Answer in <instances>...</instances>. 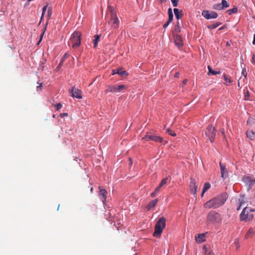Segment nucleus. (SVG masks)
<instances>
[{"label":"nucleus","instance_id":"f257e3e1","mask_svg":"<svg viewBox=\"0 0 255 255\" xmlns=\"http://www.w3.org/2000/svg\"><path fill=\"white\" fill-rule=\"evenodd\" d=\"M228 198V195L227 193H224L221 195L214 197L209 201L206 202L204 204V207L205 208L216 209L222 206L226 202Z\"/></svg>","mask_w":255,"mask_h":255},{"label":"nucleus","instance_id":"f03ea898","mask_svg":"<svg viewBox=\"0 0 255 255\" xmlns=\"http://www.w3.org/2000/svg\"><path fill=\"white\" fill-rule=\"evenodd\" d=\"M166 219L164 217L160 218L156 222L155 226V231L153 234V236L159 238L160 236L163 229L165 227Z\"/></svg>","mask_w":255,"mask_h":255},{"label":"nucleus","instance_id":"7ed1b4c3","mask_svg":"<svg viewBox=\"0 0 255 255\" xmlns=\"http://www.w3.org/2000/svg\"><path fill=\"white\" fill-rule=\"evenodd\" d=\"M253 211L254 210L250 207H244L240 214L241 220L246 222L252 220L253 218V214L252 213Z\"/></svg>","mask_w":255,"mask_h":255},{"label":"nucleus","instance_id":"20e7f679","mask_svg":"<svg viewBox=\"0 0 255 255\" xmlns=\"http://www.w3.org/2000/svg\"><path fill=\"white\" fill-rule=\"evenodd\" d=\"M81 35L79 31H75L70 37L69 45L72 44L73 48L79 47L81 44Z\"/></svg>","mask_w":255,"mask_h":255},{"label":"nucleus","instance_id":"39448f33","mask_svg":"<svg viewBox=\"0 0 255 255\" xmlns=\"http://www.w3.org/2000/svg\"><path fill=\"white\" fill-rule=\"evenodd\" d=\"M221 220L220 215L214 211H211L207 216V221L210 223H218Z\"/></svg>","mask_w":255,"mask_h":255},{"label":"nucleus","instance_id":"423d86ee","mask_svg":"<svg viewBox=\"0 0 255 255\" xmlns=\"http://www.w3.org/2000/svg\"><path fill=\"white\" fill-rule=\"evenodd\" d=\"M127 87L125 85H111L107 88V91L111 92H122L126 90Z\"/></svg>","mask_w":255,"mask_h":255},{"label":"nucleus","instance_id":"0eeeda50","mask_svg":"<svg viewBox=\"0 0 255 255\" xmlns=\"http://www.w3.org/2000/svg\"><path fill=\"white\" fill-rule=\"evenodd\" d=\"M242 180L247 186V189L248 191L250 190L255 183V179L248 175L244 176L242 178Z\"/></svg>","mask_w":255,"mask_h":255},{"label":"nucleus","instance_id":"6e6552de","mask_svg":"<svg viewBox=\"0 0 255 255\" xmlns=\"http://www.w3.org/2000/svg\"><path fill=\"white\" fill-rule=\"evenodd\" d=\"M216 130L214 127L212 126H209L207 128L205 134L208 137L211 142H213L216 136Z\"/></svg>","mask_w":255,"mask_h":255},{"label":"nucleus","instance_id":"1a4fd4ad","mask_svg":"<svg viewBox=\"0 0 255 255\" xmlns=\"http://www.w3.org/2000/svg\"><path fill=\"white\" fill-rule=\"evenodd\" d=\"M202 14L207 19H215L218 16V14L213 11L203 10Z\"/></svg>","mask_w":255,"mask_h":255},{"label":"nucleus","instance_id":"9d476101","mask_svg":"<svg viewBox=\"0 0 255 255\" xmlns=\"http://www.w3.org/2000/svg\"><path fill=\"white\" fill-rule=\"evenodd\" d=\"M174 39L175 45L180 48L183 45V42L182 37L178 34H174Z\"/></svg>","mask_w":255,"mask_h":255},{"label":"nucleus","instance_id":"9b49d317","mask_svg":"<svg viewBox=\"0 0 255 255\" xmlns=\"http://www.w3.org/2000/svg\"><path fill=\"white\" fill-rule=\"evenodd\" d=\"M189 186L191 193L193 195H195L196 193L198 185L196 184V180L195 179L191 178Z\"/></svg>","mask_w":255,"mask_h":255},{"label":"nucleus","instance_id":"f8f14e48","mask_svg":"<svg viewBox=\"0 0 255 255\" xmlns=\"http://www.w3.org/2000/svg\"><path fill=\"white\" fill-rule=\"evenodd\" d=\"M71 95L74 98H76L77 99H81L82 95L81 91L78 89L73 88L70 91Z\"/></svg>","mask_w":255,"mask_h":255},{"label":"nucleus","instance_id":"ddd939ff","mask_svg":"<svg viewBox=\"0 0 255 255\" xmlns=\"http://www.w3.org/2000/svg\"><path fill=\"white\" fill-rule=\"evenodd\" d=\"M110 23L111 24V26L114 28H117L119 25V20L117 17V16H115L114 15L113 17H111V19L110 21Z\"/></svg>","mask_w":255,"mask_h":255},{"label":"nucleus","instance_id":"4468645a","mask_svg":"<svg viewBox=\"0 0 255 255\" xmlns=\"http://www.w3.org/2000/svg\"><path fill=\"white\" fill-rule=\"evenodd\" d=\"M143 138V139L147 138L148 139L152 140L155 142H161L163 140L162 138L159 136L149 135L148 134Z\"/></svg>","mask_w":255,"mask_h":255},{"label":"nucleus","instance_id":"2eb2a0df","mask_svg":"<svg viewBox=\"0 0 255 255\" xmlns=\"http://www.w3.org/2000/svg\"><path fill=\"white\" fill-rule=\"evenodd\" d=\"M238 204L239 205V207H238L237 208L238 210H239L242 206H244L247 205L246 198L244 195H241L240 196Z\"/></svg>","mask_w":255,"mask_h":255},{"label":"nucleus","instance_id":"dca6fc26","mask_svg":"<svg viewBox=\"0 0 255 255\" xmlns=\"http://www.w3.org/2000/svg\"><path fill=\"white\" fill-rule=\"evenodd\" d=\"M220 166L221 169V176L223 178H226L228 176V172L225 167V166L222 164L221 162L220 163Z\"/></svg>","mask_w":255,"mask_h":255},{"label":"nucleus","instance_id":"f3484780","mask_svg":"<svg viewBox=\"0 0 255 255\" xmlns=\"http://www.w3.org/2000/svg\"><path fill=\"white\" fill-rule=\"evenodd\" d=\"M113 75L117 74L121 76H124L127 75L128 73L125 70H123L122 69H113L112 70Z\"/></svg>","mask_w":255,"mask_h":255},{"label":"nucleus","instance_id":"a211bd4d","mask_svg":"<svg viewBox=\"0 0 255 255\" xmlns=\"http://www.w3.org/2000/svg\"><path fill=\"white\" fill-rule=\"evenodd\" d=\"M100 189V193L99 195L101 197V200L103 201V202L104 203L106 201V195L107 194V191L104 189L101 188V187L99 188Z\"/></svg>","mask_w":255,"mask_h":255},{"label":"nucleus","instance_id":"6ab92c4d","mask_svg":"<svg viewBox=\"0 0 255 255\" xmlns=\"http://www.w3.org/2000/svg\"><path fill=\"white\" fill-rule=\"evenodd\" d=\"M195 240L198 243H202L205 240V234H200L195 236Z\"/></svg>","mask_w":255,"mask_h":255},{"label":"nucleus","instance_id":"aec40b11","mask_svg":"<svg viewBox=\"0 0 255 255\" xmlns=\"http://www.w3.org/2000/svg\"><path fill=\"white\" fill-rule=\"evenodd\" d=\"M157 202H158L157 199H155V200H152L151 201H150L146 207L147 210H150L152 208L154 207L155 206V205L157 204Z\"/></svg>","mask_w":255,"mask_h":255},{"label":"nucleus","instance_id":"412c9836","mask_svg":"<svg viewBox=\"0 0 255 255\" xmlns=\"http://www.w3.org/2000/svg\"><path fill=\"white\" fill-rule=\"evenodd\" d=\"M247 136L251 140L255 139V132L252 130H247L246 132Z\"/></svg>","mask_w":255,"mask_h":255},{"label":"nucleus","instance_id":"4be33fe9","mask_svg":"<svg viewBox=\"0 0 255 255\" xmlns=\"http://www.w3.org/2000/svg\"><path fill=\"white\" fill-rule=\"evenodd\" d=\"M255 234V231L253 228H250L247 232L245 238L246 239H249L252 238Z\"/></svg>","mask_w":255,"mask_h":255},{"label":"nucleus","instance_id":"5701e85b","mask_svg":"<svg viewBox=\"0 0 255 255\" xmlns=\"http://www.w3.org/2000/svg\"><path fill=\"white\" fill-rule=\"evenodd\" d=\"M173 11L176 18L177 19H179L182 16V14H180V12H182V11H180L178 8H174Z\"/></svg>","mask_w":255,"mask_h":255},{"label":"nucleus","instance_id":"b1692460","mask_svg":"<svg viewBox=\"0 0 255 255\" xmlns=\"http://www.w3.org/2000/svg\"><path fill=\"white\" fill-rule=\"evenodd\" d=\"M208 69L209 70V72L208 73V75H210L211 74L216 75L217 74L220 73V71H216L213 70L210 66H208Z\"/></svg>","mask_w":255,"mask_h":255},{"label":"nucleus","instance_id":"393cba45","mask_svg":"<svg viewBox=\"0 0 255 255\" xmlns=\"http://www.w3.org/2000/svg\"><path fill=\"white\" fill-rule=\"evenodd\" d=\"M211 187V185L209 182H206L205 183L202 192L201 196H203L204 194L206 192V191L208 190Z\"/></svg>","mask_w":255,"mask_h":255},{"label":"nucleus","instance_id":"a878e982","mask_svg":"<svg viewBox=\"0 0 255 255\" xmlns=\"http://www.w3.org/2000/svg\"><path fill=\"white\" fill-rule=\"evenodd\" d=\"M238 11V8L236 6H234L233 8L228 9L226 11V13L229 15H232L233 13H236Z\"/></svg>","mask_w":255,"mask_h":255},{"label":"nucleus","instance_id":"bb28decb","mask_svg":"<svg viewBox=\"0 0 255 255\" xmlns=\"http://www.w3.org/2000/svg\"><path fill=\"white\" fill-rule=\"evenodd\" d=\"M167 179L168 177L163 179L160 183L159 184V185L156 187V190H158V188L160 189L161 187L166 184L167 183Z\"/></svg>","mask_w":255,"mask_h":255},{"label":"nucleus","instance_id":"cd10ccee","mask_svg":"<svg viewBox=\"0 0 255 255\" xmlns=\"http://www.w3.org/2000/svg\"><path fill=\"white\" fill-rule=\"evenodd\" d=\"M94 37L95 39L93 40L94 47H96L97 46L98 43L100 40V36L99 35H96Z\"/></svg>","mask_w":255,"mask_h":255},{"label":"nucleus","instance_id":"c85d7f7f","mask_svg":"<svg viewBox=\"0 0 255 255\" xmlns=\"http://www.w3.org/2000/svg\"><path fill=\"white\" fill-rule=\"evenodd\" d=\"M108 10L111 13V17H113L114 15L115 16H117L116 12L114 8V7L112 6H108Z\"/></svg>","mask_w":255,"mask_h":255},{"label":"nucleus","instance_id":"c756f323","mask_svg":"<svg viewBox=\"0 0 255 255\" xmlns=\"http://www.w3.org/2000/svg\"><path fill=\"white\" fill-rule=\"evenodd\" d=\"M179 25V21H178L175 26L173 34H177L180 32V28Z\"/></svg>","mask_w":255,"mask_h":255},{"label":"nucleus","instance_id":"7c9ffc66","mask_svg":"<svg viewBox=\"0 0 255 255\" xmlns=\"http://www.w3.org/2000/svg\"><path fill=\"white\" fill-rule=\"evenodd\" d=\"M213 8L214 9L218 10L223 9V6H222L221 3H216V4H214L213 5Z\"/></svg>","mask_w":255,"mask_h":255},{"label":"nucleus","instance_id":"2f4dec72","mask_svg":"<svg viewBox=\"0 0 255 255\" xmlns=\"http://www.w3.org/2000/svg\"><path fill=\"white\" fill-rule=\"evenodd\" d=\"M221 23H220V22H216L214 24L208 25V28L210 29H214V28H216V27H217L218 26H219L220 25H221Z\"/></svg>","mask_w":255,"mask_h":255},{"label":"nucleus","instance_id":"473e14b6","mask_svg":"<svg viewBox=\"0 0 255 255\" xmlns=\"http://www.w3.org/2000/svg\"><path fill=\"white\" fill-rule=\"evenodd\" d=\"M222 6H223V9H224L225 8H227L229 6V4L227 2L226 0H222V2L221 3Z\"/></svg>","mask_w":255,"mask_h":255},{"label":"nucleus","instance_id":"72a5a7b5","mask_svg":"<svg viewBox=\"0 0 255 255\" xmlns=\"http://www.w3.org/2000/svg\"><path fill=\"white\" fill-rule=\"evenodd\" d=\"M166 132L172 136H175L176 135V134L169 128L166 129Z\"/></svg>","mask_w":255,"mask_h":255},{"label":"nucleus","instance_id":"f704fd0d","mask_svg":"<svg viewBox=\"0 0 255 255\" xmlns=\"http://www.w3.org/2000/svg\"><path fill=\"white\" fill-rule=\"evenodd\" d=\"M202 250H203V253L204 255H209V253L210 252H208V250H207L206 246H204L203 247Z\"/></svg>","mask_w":255,"mask_h":255},{"label":"nucleus","instance_id":"c9c22d12","mask_svg":"<svg viewBox=\"0 0 255 255\" xmlns=\"http://www.w3.org/2000/svg\"><path fill=\"white\" fill-rule=\"evenodd\" d=\"M52 15V7L49 6L47 10V17L49 18Z\"/></svg>","mask_w":255,"mask_h":255},{"label":"nucleus","instance_id":"e433bc0d","mask_svg":"<svg viewBox=\"0 0 255 255\" xmlns=\"http://www.w3.org/2000/svg\"><path fill=\"white\" fill-rule=\"evenodd\" d=\"M48 5H46L45 6H44L43 8H42V16H41V18L43 17V16H44L46 11L47 10V9L48 10Z\"/></svg>","mask_w":255,"mask_h":255},{"label":"nucleus","instance_id":"4c0bfd02","mask_svg":"<svg viewBox=\"0 0 255 255\" xmlns=\"http://www.w3.org/2000/svg\"><path fill=\"white\" fill-rule=\"evenodd\" d=\"M172 5L174 7L178 5V0H171Z\"/></svg>","mask_w":255,"mask_h":255},{"label":"nucleus","instance_id":"58836bf2","mask_svg":"<svg viewBox=\"0 0 255 255\" xmlns=\"http://www.w3.org/2000/svg\"><path fill=\"white\" fill-rule=\"evenodd\" d=\"M159 190H160V188H158V190H156V188L155 189L154 191L151 194V197H154L156 195L157 193L159 191Z\"/></svg>","mask_w":255,"mask_h":255},{"label":"nucleus","instance_id":"ea45409f","mask_svg":"<svg viewBox=\"0 0 255 255\" xmlns=\"http://www.w3.org/2000/svg\"><path fill=\"white\" fill-rule=\"evenodd\" d=\"M225 81H226V84L227 85L228 83H230L232 81L231 80L227 77L226 75L224 76Z\"/></svg>","mask_w":255,"mask_h":255},{"label":"nucleus","instance_id":"a19ab883","mask_svg":"<svg viewBox=\"0 0 255 255\" xmlns=\"http://www.w3.org/2000/svg\"><path fill=\"white\" fill-rule=\"evenodd\" d=\"M242 75L245 77L246 78L247 77V71H246V68H243V70H242Z\"/></svg>","mask_w":255,"mask_h":255},{"label":"nucleus","instance_id":"79ce46f5","mask_svg":"<svg viewBox=\"0 0 255 255\" xmlns=\"http://www.w3.org/2000/svg\"><path fill=\"white\" fill-rule=\"evenodd\" d=\"M234 244L236 245V248L238 249L239 248V247H240L239 240L237 239H236V240L235 241V242H234Z\"/></svg>","mask_w":255,"mask_h":255},{"label":"nucleus","instance_id":"37998d69","mask_svg":"<svg viewBox=\"0 0 255 255\" xmlns=\"http://www.w3.org/2000/svg\"><path fill=\"white\" fill-rule=\"evenodd\" d=\"M173 15H171L170 14L169 15H168V21L169 22H171L173 20Z\"/></svg>","mask_w":255,"mask_h":255},{"label":"nucleus","instance_id":"c03bdc74","mask_svg":"<svg viewBox=\"0 0 255 255\" xmlns=\"http://www.w3.org/2000/svg\"><path fill=\"white\" fill-rule=\"evenodd\" d=\"M69 56V55L67 53L65 54L61 59L62 61H64L66 59H67Z\"/></svg>","mask_w":255,"mask_h":255},{"label":"nucleus","instance_id":"a18cd8bd","mask_svg":"<svg viewBox=\"0 0 255 255\" xmlns=\"http://www.w3.org/2000/svg\"><path fill=\"white\" fill-rule=\"evenodd\" d=\"M254 121H255V119L254 118H249L248 120V123L250 124L251 123H253L254 122Z\"/></svg>","mask_w":255,"mask_h":255},{"label":"nucleus","instance_id":"49530a36","mask_svg":"<svg viewBox=\"0 0 255 255\" xmlns=\"http://www.w3.org/2000/svg\"><path fill=\"white\" fill-rule=\"evenodd\" d=\"M56 109L58 110L62 108V105L60 103H59L56 105Z\"/></svg>","mask_w":255,"mask_h":255},{"label":"nucleus","instance_id":"de8ad7c7","mask_svg":"<svg viewBox=\"0 0 255 255\" xmlns=\"http://www.w3.org/2000/svg\"><path fill=\"white\" fill-rule=\"evenodd\" d=\"M168 15H169L170 14L173 15V14L172 13V9L171 8H169L168 9Z\"/></svg>","mask_w":255,"mask_h":255},{"label":"nucleus","instance_id":"09e8293b","mask_svg":"<svg viewBox=\"0 0 255 255\" xmlns=\"http://www.w3.org/2000/svg\"><path fill=\"white\" fill-rule=\"evenodd\" d=\"M252 62L253 64H255V54H253L252 55Z\"/></svg>","mask_w":255,"mask_h":255},{"label":"nucleus","instance_id":"8fccbe9b","mask_svg":"<svg viewBox=\"0 0 255 255\" xmlns=\"http://www.w3.org/2000/svg\"><path fill=\"white\" fill-rule=\"evenodd\" d=\"M170 22H169V21H168L167 22H165L164 25H163V27L164 28H166L168 26V25L169 24Z\"/></svg>","mask_w":255,"mask_h":255},{"label":"nucleus","instance_id":"3c124183","mask_svg":"<svg viewBox=\"0 0 255 255\" xmlns=\"http://www.w3.org/2000/svg\"><path fill=\"white\" fill-rule=\"evenodd\" d=\"M63 62V61H62V60H61V61H60V62L59 63V64H58V65L57 66L58 68H60L62 66Z\"/></svg>","mask_w":255,"mask_h":255},{"label":"nucleus","instance_id":"603ef678","mask_svg":"<svg viewBox=\"0 0 255 255\" xmlns=\"http://www.w3.org/2000/svg\"><path fill=\"white\" fill-rule=\"evenodd\" d=\"M187 82V79H185V80L183 81V82H182V86H183V85H184L186 84Z\"/></svg>","mask_w":255,"mask_h":255},{"label":"nucleus","instance_id":"864d4df0","mask_svg":"<svg viewBox=\"0 0 255 255\" xmlns=\"http://www.w3.org/2000/svg\"><path fill=\"white\" fill-rule=\"evenodd\" d=\"M41 84H40V85L38 86L37 87V91H39L41 90Z\"/></svg>","mask_w":255,"mask_h":255},{"label":"nucleus","instance_id":"5fc2aeb1","mask_svg":"<svg viewBox=\"0 0 255 255\" xmlns=\"http://www.w3.org/2000/svg\"><path fill=\"white\" fill-rule=\"evenodd\" d=\"M175 77H176V78H179V72H176L175 74Z\"/></svg>","mask_w":255,"mask_h":255},{"label":"nucleus","instance_id":"6e6d98bb","mask_svg":"<svg viewBox=\"0 0 255 255\" xmlns=\"http://www.w3.org/2000/svg\"><path fill=\"white\" fill-rule=\"evenodd\" d=\"M220 131H221V132L222 133V134L224 136H225V132H224V129H221L220 130Z\"/></svg>","mask_w":255,"mask_h":255},{"label":"nucleus","instance_id":"4d7b16f0","mask_svg":"<svg viewBox=\"0 0 255 255\" xmlns=\"http://www.w3.org/2000/svg\"><path fill=\"white\" fill-rule=\"evenodd\" d=\"M129 165H131L132 164V159L131 158H129Z\"/></svg>","mask_w":255,"mask_h":255},{"label":"nucleus","instance_id":"13d9d810","mask_svg":"<svg viewBox=\"0 0 255 255\" xmlns=\"http://www.w3.org/2000/svg\"><path fill=\"white\" fill-rule=\"evenodd\" d=\"M253 44L254 45H255V34L254 35V39L253 41Z\"/></svg>","mask_w":255,"mask_h":255},{"label":"nucleus","instance_id":"bf43d9fd","mask_svg":"<svg viewBox=\"0 0 255 255\" xmlns=\"http://www.w3.org/2000/svg\"><path fill=\"white\" fill-rule=\"evenodd\" d=\"M68 115V114L67 113H63L61 115V116L62 117H64V116H67Z\"/></svg>","mask_w":255,"mask_h":255},{"label":"nucleus","instance_id":"052dcab7","mask_svg":"<svg viewBox=\"0 0 255 255\" xmlns=\"http://www.w3.org/2000/svg\"><path fill=\"white\" fill-rule=\"evenodd\" d=\"M43 34H44V32H43V33H42V34L41 35V36H40V40L39 41L38 43L40 42V41H41V39H42V37H43Z\"/></svg>","mask_w":255,"mask_h":255},{"label":"nucleus","instance_id":"680f3d73","mask_svg":"<svg viewBox=\"0 0 255 255\" xmlns=\"http://www.w3.org/2000/svg\"><path fill=\"white\" fill-rule=\"evenodd\" d=\"M227 46H230V42H229V41H228V42H227Z\"/></svg>","mask_w":255,"mask_h":255},{"label":"nucleus","instance_id":"e2e57ef3","mask_svg":"<svg viewBox=\"0 0 255 255\" xmlns=\"http://www.w3.org/2000/svg\"><path fill=\"white\" fill-rule=\"evenodd\" d=\"M209 255H214V254L213 253H209Z\"/></svg>","mask_w":255,"mask_h":255},{"label":"nucleus","instance_id":"0e129e2a","mask_svg":"<svg viewBox=\"0 0 255 255\" xmlns=\"http://www.w3.org/2000/svg\"><path fill=\"white\" fill-rule=\"evenodd\" d=\"M32 0H27V2H30V1H31Z\"/></svg>","mask_w":255,"mask_h":255},{"label":"nucleus","instance_id":"69168bd1","mask_svg":"<svg viewBox=\"0 0 255 255\" xmlns=\"http://www.w3.org/2000/svg\"><path fill=\"white\" fill-rule=\"evenodd\" d=\"M223 29V27H221L219 29L220 30V29Z\"/></svg>","mask_w":255,"mask_h":255}]
</instances>
